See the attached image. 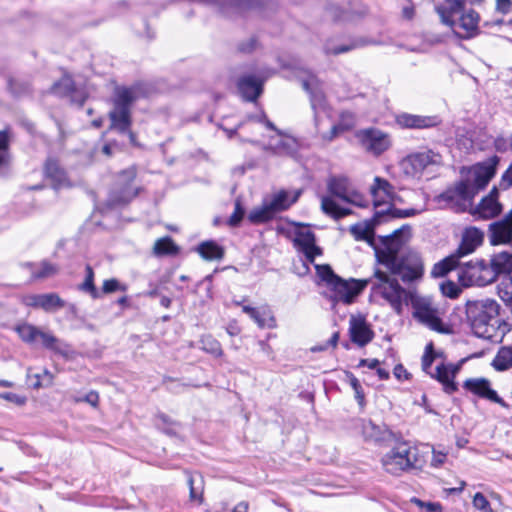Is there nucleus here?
Segmentation results:
<instances>
[{
  "instance_id": "1",
  "label": "nucleus",
  "mask_w": 512,
  "mask_h": 512,
  "mask_svg": "<svg viewBox=\"0 0 512 512\" xmlns=\"http://www.w3.org/2000/svg\"><path fill=\"white\" fill-rule=\"evenodd\" d=\"M317 275L327 287L326 297L333 307L342 302L352 304L370 283L375 294L381 295L397 312L400 313L403 302L408 300V292L399 283L383 271L376 269L372 278L367 280H345L336 275L329 265H315Z\"/></svg>"
},
{
  "instance_id": "2",
  "label": "nucleus",
  "mask_w": 512,
  "mask_h": 512,
  "mask_svg": "<svg viewBox=\"0 0 512 512\" xmlns=\"http://www.w3.org/2000/svg\"><path fill=\"white\" fill-rule=\"evenodd\" d=\"M409 232L408 226L395 230L382 240V247L375 250L378 262L387 269V272H383L397 283L396 277H400L404 282H411L421 278L423 274V264L417 254L401 255Z\"/></svg>"
},
{
  "instance_id": "3",
  "label": "nucleus",
  "mask_w": 512,
  "mask_h": 512,
  "mask_svg": "<svg viewBox=\"0 0 512 512\" xmlns=\"http://www.w3.org/2000/svg\"><path fill=\"white\" fill-rule=\"evenodd\" d=\"M326 185L330 195L321 198V209L326 215L341 219L352 213L349 208L340 206L333 197L360 208L368 206V200L354 187L346 175H331Z\"/></svg>"
},
{
  "instance_id": "4",
  "label": "nucleus",
  "mask_w": 512,
  "mask_h": 512,
  "mask_svg": "<svg viewBox=\"0 0 512 512\" xmlns=\"http://www.w3.org/2000/svg\"><path fill=\"white\" fill-rule=\"evenodd\" d=\"M146 96L147 88L140 83L130 87H116L113 97V109L109 112L110 129L117 130L120 133L129 131L132 124L131 106L135 101Z\"/></svg>"
},
{
  "instance_id": "5",
  "label": "nucleus",
  "mask_w": 512,
  "mask_h": 512,
  "mask_svg": "<svg viewBox=\"0 0 512 512\" xmlns=\"http://www.w3.org/2000/svg\"><path fill=\"white\" fill-rule=\"evenodd\" d=\"M424 453L420 446L407 441L395 444L381 459L384 470L395 476L414 469H420L424 463Z\"/></svg>"
},
{
  "instance_id": "6",
  "label": "nucleus",
  "mask_w": 512,
  "mask_h": 512,
  "mask_svg": "<svg viewBox=\"0 0 512 512\" xmlns=\"http://www.w3.org/2000/svg\"><path fill=\"white\" fill-rule=\"evenodd\" d=\"M500 306L493 299H483L467 304V317L475 336L492 339Z\"/></svg>"
},
{
  "instance_id": "7",
  "label": "nucleus",
  "mask_w": 512,
  "mask_h": 512,
  "mask_svg": "<svg viewBox=\"0 0 512 512\" xmlns=\"http://www.w3.org/2000/svg\"><path fill=\"white\" fill-rule=\"evenodd\" d=\"M484 239V233L476 227H469L464 230L461 243L454 255L447 257L443 261L434 265L432 275L443 277L453 270L457 265L459 258L473 253L479 247Z\"/></svg>"
},
{
  "instance_id": "8",
  "label": "nucleus",
  "mask_w": 512,
  "mask_h": 512,
  "mask_svg": "<svg viewBox=\"0 0 512 512\" xmlns=\"http://www.w3.org/2000/svg\"><path fill=\"white\" fill-rule=\"evenodd\" d=\"M439 356L440 354L433 350L432 343L428 344L422 357V369L432 378L439 381L443 385V389L446 393L452 394L457 390L454 378L460 369V365L445 364L441 362L436 366L435 371L431 372L430 369L432 363Z\"/></svg>"
},
{
  "instance_id": "9",
  "label": "nucleus",
  "mask_w": 512,
  "mask_h": 512,
  "mask_svg": "<svg viewBox=\"0 0 512 512\" xmlns=\"http://www.w3.org/2000/svg\"><path fill=\"white\" fill-rule=\"evenodd\" d=\"M370 192L373 197L374 206L378 209L381 205H387L385 210H377L375 212V217L380 218L384 215L391 214L392 217H408L415 214L414 209L410 210H397L392 209L391 200L394 196V188L393 186L386 180L381 177H375L374 182L370 187Z\"/></svg>"
},
{
  "instance_id": "10",
  "label": "nucleus",
  "mask_w": 512,
  "mask_h": 512,
  "mask_svg": "<svg viewBox=\"0 0 512 512\" xmlns=\"http://www.w3.org/2000/svg\"><path fill=\"white\" fill-rule=\"evenodd\" d=\"M457 277L464 287H482L495 282L493 269L485 260L470 261L463 264L457 272Z\"/></svg>"
},
{
  "instance_id": "11",
  "label": "nucleus",
  "mask_w": 512,
  "mask_h": 512,
  "mask_svg": "<svg viewBox=\"0 0 512 512\" xmlns=\"http://www.w3.org/2000/svg\"><path fill=\"white\" fill-rule=\"evenodd\" d=\"M474 197L475 189L468 182L461 180L441 193L437 200L438 203H443L456 212H464L471 210Z\"/></svg>"
},
{
  "instance_id": "12",
  "label": "nucleus",
  "mask_w": 512,
  "mask_h": 512,
  "mask_svg": "<svg viewBox=\"0 0 512 512\" xmlns=\"http://www.w3.org/2000/svg\"><path fill=\"white\" fill-rule=\"evenodd\" d=\"M16 331L19 334L20 338L29 344L35 343L37 339H40L42 345L45 348L50 349L63 356L68 355V346L66 344L62 343L58 338H56L51 333L44 332L37 328L36 326L25 323L19 325L16 328Z\"/></svg>"
},
{
  "instance_id": "13",
  "label": "nucleus",
  "mask_w": 512,
  "mask_h": 512,
  "mask_svg": "<svg viewBox=\"0 0 512 512\" xmlns=\"http://www.w3.org/2000/svg\"><path fill=\"white\" fill-rule=\"evenodd\" d=\"M355 136L362 148L374 156H380L392 144L390 135L377 128L361 129L356 132Z\"/></svg>"
},
{
  "instance_id": "14",
  "label": "nucleus",
  "mask_w": 512,
  "mask_h": 512,
  "mask_svg": "<svg viewBox=\"0 0 512 512\" xmlns=\"http://www.w3.org/2000/svg\"><path fill=\"white\" fill-rule=\"evenodd\" d=\"M135 177L136 172L134 169L124 170L118 175L115 187L109 195V206L124 205L136 197L137 190L132 187Z\"/></svg>"
},
{
  "instance_id": "15",
  "label": "nucleus",
  "mask_w": 512,
  "mask_h": 512,
  "mask_svg": "<svg viewBox=\"0 0 512 512\" xmlns=\"http://www.w3.org/2000/svg\"><path fill=\"white\" fill-rule=\"evenodd\" d=\"M315 241V235L309 228L303 225L297 227L293 239L294 246L305 255L310 263L314 262L316 256L322 254L321 248L316 246Z\"/></svg>"
},
{
  "instance_id": "16",
  "label": "nucleus",
  "mask_w": 512,
  "mask_h": 512,
  "mask_svg": "<svg viewBox=\"0 0 512 512\" xmlns=\"http://www.w3.org/2000/svg\"><path fill=\"white\" fill-rule=\"evenodd\" d=\"M414 317L431 330L448 333L441 319L438 317L437 310L426 300H419L414 303Z\"/></svg>"
},
{
  "instance_id": "17",
  "label": "nucleus",
  "mask_w": 512,
  "mask_h": 512,
  "mask_svg": "<svg viewBox=\"0 0 512 512\" xmlns=\"http://www.w3.org/2000/svg\"><path fill=\"white\" fill-rule=\"evenodd\" d=\"M497 158L489 163L478 164L473 167L465 182H468L474 189L475 195L484 189L496 173Z\"/></svg>"
},
{
  "instance_id": "18",
  "label": "nucleus",
  "mask_w": 512,
  "mask_h": 512,
  "mask_svg": "<svg viewBox=\"0 0 512 512\" xmlns=\"http://www.w3.org/2000/svg\"><path fill=\"white\" fill-rule=\"evenodd\" d=\"M498 198L499 191L496 187H493L474 209L471 208V214L481 219H491L498 216L502 211V205Z\"/></svg>"
},
{
  "instance_id": "19",
  "label": "nucleus",
  "mask_w": 512,
  "mask_h": 512,
  "mask_svg": "<svg viewBox=\"0 0 512 512\" xmlns=\"http://www.w3.org/2000/svg\"><path fill=\"white\" fill-rule=\"evenodd\" d=\"M28 307L41 308L46 312H54L65 306V301L56 293L31 294L23 298Z\"/></svg>"
},
{
  "instance_id": "20",
  "label": "nucleus",
  "mask_w": 512,
  "mask_h": 512,
  "mask_svg": "<svg viewBox=\"0 0 512 512\" xmlns=\"http://www.w3.org/2000/svg\"><path fill=\"white\" fill-rule=\"evenodd\" d=\"M349 334L353 343L360 347L366 346L374 337V332L370 328L364 317L351 316L349 319Z\"/></svg>"
},
{
  "instance_id": "21",
  "label": "nucleus",
  "mask_w": 512,
  "mask_h": 512,
  "mask_svg": "<svg viewBox=\"0 0 512 512\" xmlns=\"http://www.w3.org/2000/svg\"><path fill=\"white\" fill-rule=\"evenodd\" d=\"M435 156L432 151L411 154L401 161V168L406 175L416 176L435 162Z\"/></svg>"
},
{
  "instance_id": "22",
  "label": "nucleus",
  "mask_w": 512,
  "mask_h": 512,
  "mask_svg": "<svg viewBox=\"0 0 512 512\" xmlns=\"http://www.w3.org/2000/svg\"><path fill=\"white\" fill-rule=\"evenodd\" d=\"M492 245L507 244L512 240V210L500 221L489 225Z\"/></svg>"
},
{
  "instance_id": "23",
  "label": "nucleus",
  "mask_w": 512,
  "mask_h": 512,
  "mask_svg": "<svg viewBox=\"0 0 512 512\" xmlns=\"http://www.w3.org/2000/svg\"><path fill=\"white\" fill-rule=\"evenodd\" d=\"M464 388L481 398L499 404L503 403L497 392L491 388L490 381L485 378L467 379L464 382Z\"/></svg>"
},
{
  "instance_id": "24",
  "label": "nucleus",
  "mask_w": 512,
  "mask_h": 512,
  "mask_svg": "<svg viewBox=\"0 0 512 512\" xmlns=\"http://www.w3.org/2000/svg\"><path fill=\"white\" fill-rule=\"evenodd\" d=\"M253 75H245L239 78L237 87L241 96L247 101H255L263 91V82Z\"/></svg>"
},
{
  "instance_id": "25",
  "label": "nucleus",
  "mask_w": 512,
  "mask_h": 512,
  "mask_svg": "<svg viewBox=\"0 0 512 512\" xmlns=\"http://www.w3.org/2000/svg\"><path fill=\"white\" fill-rule=\"evenodd\" d=\"M464 5L465 0H444L436 6V11L442 23L453 28L457 24L455 16L463 11Z\"/></svg>"
},
{
  "instance_id": "26",
  "label": "nucleus",
  "mask_w": 512,
  "mask_h": 512,
  "mask_svg": "<svg viewBox=\"0 0 512 512\" xmlns=\"http://www.w3.org/2000/svg\"><path fill=\"white\" fill-rule=\"evenodd\" d=\"M242 311L249 315L259 328L267 327L273 329L276 327V319L268 306L254 308L249 305H243Z\"/></svg>"
},
{
  "instance_id": "27",
  "label": "nucleus",
  "mask_w": 512,
  "mask_h": 512,
  "mask_svg": "<svg viewBox=\"0 0 512 512\" xmlns=\"http://www.w3.org/2000/svg\"><path fill=\"white\" fill-rule=\"evenodd\" d=\"M52 92L59 96L71 95L72 102L76 103L78 106H82L85 101L84 94L75 89L70 76H64L59 82L55 83L52 86Z\"/></svg>"
},
{
  "instance_id": "28",
  "label": "nucleus",
  "mask_w": 512,
  "mask_h": 512,
  "mask_svg": "<svg viewBox=\"0 0 512 512\" xmlns=\"http://www.w3.org/2000/svg\"><path fill=\"white\" fill-rule=\"evenodd\" d=\"M396 122L403 128L423 129L437 125L436 117L412 115L408 113L399 114Z\"/></svg>"
},
{
  "instance_id": "29",
  "label": "nucleus",
  "mask_w": 512,
  "mask_h": 512,
  "mask_svg": "<svg viewBox=\"0 0 512 512\" xmlns=\"http://www.w3.org/2000/svg\"><path fill=\"white\" fill-rule=\"evenodd\" d=\"M490 268L493 269L494 281L501 275L510 276L512 272V253L502 251L491 256L489 261Z\"/></svg>"
},
{
  "instance_id": "30",
  "label": "nucleus",
  "mask_w": 512,
  "mask_h": 512,
  "mask_svg": "<svg viewBox=\"0 0 512 512\" xmlns=\"http://www.w3.org/2000/svg\"><path fill=\"white\" fill-rule=\"evenodd\" d=\"M361 431L365 440L373 442H383L391 433L386 425H378L372 420H363Z\"/></svg>"
},
{
  "instance_id": "31",
  "label": "nucleus",
  "mask_w": 512,
  "mask_h": 512,
  "mask_svg": "<svg viewBox=\"0 0 512 512\" xmlns=\"http://www.w3.org/2000/svg\"><path fill=\"white\" fill-rule=\"evenodd\" d=\"M300 195V192H296L291 195L285 190L274 193L270 199H267V203L274 212V214L287 210L292 204H294Z\"/></svg>"
},
{
  "instance_id": "32",
  "label": "nucleus",
  "mask_w": 512,
  "mask_h": 512,
  "mask_svg": "<svg viewBox=\"0 0 512 512\" xmlns=\"http://www.w3.org/2000/svg\"><path fill=\"white\" fill-rule=\"evenodd\" d=\"M296 147L297 143L294 138L278 134L270 139L266 149L271 150L274 154L288 155L295 152Z\"/></svg>"
},
{
  "instance_id": "33",
  "label": "nucleus",
  "mask_w": 512,
  "mask_h": 512,
  "mask_svg": "<svg viewBox=\"0 0 512 512\" xmlns=\"http://www.w3.org/2000/svg\"><path fill=\"white\" fill-rule=\"evenodd\" d=\"M480 16L474 10L463 13L459 19V26L465 31L462 36L465 39L473 38L479 34Z\"/></svg>"
},
{
  "instance_id": "34",
  "label": "nucleus",
  "mask_w": 512,
  "mask_h": 512,
  "mask_svg": "<svg viewBox=\"0 0 512 512\" xmlns=\"http://www.w3.org/2000/svg\"><path fill=\"white\" fill-rule=\"evenodd\" d=\"M317 85L318 80L314 75H309L302 81L303 88L310 93L311 105L314 110L325 107V95Z\"/></svg>"
},
{
  "instance_id": "35",
  "label": "nucleus",
  "mask_w": 512,
  "mask_h": 512,
  "mask_svg": "<svg viewBox=\"0 0 512 512\" xmlns=\"http://www.w3.org/2000/svg\"><path fill=\"white\" fill-rule=\"evenodd\" d=\"M492 366L497 371H506L512 368V345L499 348L492 361Z\"/></svg>"
},
{
  "instance_id": "36",
  "label": "nucleus",
  "mask_w": 512,
  "mask_h": 512,
  "mask_svg": "<svg viewBox=\"0 0 512 512\" xmlns=\"http://www.w3.org/2000/svg\"><path fill=\"white\" fill-rule=\"evenodd\" d=\"M197 251L199 254L208 261L221 260L224 256V250L221 246L213 241H206L201 243Z\"/></svg>"
},
{
  "instance_id": "37",
  "label": "nucleus",
  "mask_w": 512,
  "mask_h": 512,
  "mask_svg": "<svg viewBox=\"0 0 512 512\" xmlns=\"http://www.w3.org/2000/svg\"><path fill=\"white\" fill-rule=\"evenodd\" d=\"M178 250V246L174 243L172 238L168 236L157 239L153 246V254L158 257L175 255L178 253Z\"/></svg>"
},
{
  "instance_id": "38",
  "label": "nucleus",
  "mask_w": 512,
  "mask_h": 512,
  "mask_svg": "<svg viewBox=\"0 0 512 512\" xmlns=\"http://www.w3.org/2000/svg\"><path fill=\"white\" fill-rule=\"evenodd\" d=\"M274 216V212L265 200L261 207L254 208L250 211L248 219L253 224H260L271 220Z\"/></svg>"
},
{
  "instance_id": "39",
  "label": "nucleus",
  "mask_w": 512,
  "mask_h": 512,
  "mask_svg": "<svg viewBox=\"0 0 512 512\" xmlns=\"http://www.w3.org/2000/svg\"><path fill=\"white\" fill-rule=\"evenodd\" d=\"M45 175L52 179L57 185H62L65 181V173L59 166L58 162L48 159L44 167Z\"/></svg>"
},
{
  "instance_id": "40",
  "label": "nucleus",
  "mask_w": 512,
  "mask_h": 512,
  "mask_svg": "<svg viewBox=\"0 0 512 512\" xmlns=\"http://www.w3.org/2000/svg\"><path fill=\"white\" fill-rule=\"evenodd\" d=\"M188 484L190 488V499L201 503L203 500V481L201 475H189Z\"/></svg>"
},
{
  "instance_id": "41",
  "label": "nucleus",
  "mask_w": 512,
  "mask_h": 512,
  "mask_svg": "<svg viewBox=\"0 0 512 512\" xmlns=\"http://www.w3.org/2000/svg\"><path fill=\"white\" fill-rule=\"evenodd\" d=\"M27 266L31 269L35 268L34 264L27 263ZM58 272V268L48 261H42L39 264L38 270H32V276L35 279H45L55 275Z\"/></svg>"
},
{
  "instance_id": "42",
  "label": "nucleus",
  "mask_w": 512,
  "mask_h": 512,
  "mask_svg": "<svg viewBox=\"0 0 512 512\" xmlns=\"http://www.w3.org/2000/svg\"><path fill=\"white\" fill-rule=\"evenodd\" d=\"M85 272L86 277L84 282L80 285V289L86 293H89L92 298L97 299L100 297V293L94 285V272L92 267L87 265Z\"/></svg>"
},
{
  "instance_id": "43",
  "label": "nucleus",
  "mask_w": 512,
  "mask_h": 512,
  "mask_svg": "<svg viewBox=\"0 0 512 512\" xmlns=\"http://www.w3.org/2000/svg\"><path fill=\"white\" fill-rule=\"evenodd\" d=\"M350 233L357 241H370L372 230L368 224L357 223L350 227Z\"/></svg>"
},
{
  "instance_id": "44",
  "label": "nucleus",
  "mask_w": 512,
  "mask_h": 512,
  "mask_svg": "<svg viewBox=\"0 0 512 512\" xmlns=\"http://www.w3.org/2000/svg\"><path fill=\"white\" fill-rule=\"evenodd\" d=\"M347 380L355 392V398L360 405L364 404L365 395L359 380L352 374H346Z\"/></svg>"
},
{
  "instance_id": "45",
  "label": "nucleus",
  "mask_w": 512,
  "mask_h": 512,
  "mask_svg": "<svg viewBox=\"0 0 512 512\" xmlns=\"http://www.w3.org/2000/svg\"><path fill=\"white\" fill-rule=\"evenodd\" d=\"M9 135L7 131H0V166L8 161Z\"/></svg>"
},
{
  "instance_id": "46",
  "label": "nucleus",
  "mask_w": 512,
  "mask_h": 512,
  "mask_svg": "<svg viewBox=\"0 0 512 512\" xmlns=\"http://www.w3.org/2000/svg\"><path fill=\"white\" fill-rule=\"evenodd\" d=\"M473 506L482 512H493L489 501L487 498L480 492L476 493L473 497Z\"/></svg>"
},
{
  "instance_id": "47",
  "label": "nucleus",
  "mask_w": 512,
  "mask_h": 512,
  "mask_svg": "<svg viewBox=\"0 0 512 512\" xmlns=\"http://www.w3.org/2000/svg\"><path fill=\"white\" fill-rule=\"evenodd\" d=\"M440 287L443 295L452 299L457 298L461 293L459 286L452 281L443 282Z\"/></svg>"
},
{
  "instance_id": "48",
  "label": "nucleus",
  "mask_w": 512,
  "mask_h": 512,
  "mask_svg": "<svg viewBox=\"0 0 512 512\" xmlns=\"http://www.w3.org/2000/svg\"><path fill=\"white\" fill-rule=\"evenodd\" d=\"M118 290L126 291V286L122 285L117 279L111 278L103 282L102 292L104 294H109Z\"/></svg>"
},
{
  "instance_id": "49",
  "label": "nucleus",
  "mask_w": 512,
  "mask_h": 512,
  "mask_svg": "<svg viewBox=\"0 0 512 512\" xmlns=\"http://www.w3.org/2000/svg\"><path fill=\"white\" fill-rule=\"evenodd\" d=\"M243 216H244V209L242 208L240 201H236L234 212L229 217L228 224L231 227L238 226L239 223L241 222V220L243 219Z\"/></svg>"
},
{
  "instance_id": "50",
  "label": "nucleus",
  "mask_w": 512,
  "mask_h": 512,
  "mask_svg": "<svg viewBox=\"0 0 512 512\" xmlns=\"http://www.w3.org/2000/svg\"><path fill=\"white\" fill-rule=\"evenodd\" d=\"M34 378L36 379V382L33 383L35 388L49 386L53 381V375L48 370H44L42 374H35Z\"/></svg>"
},
{
  "instance_id": "51",
  "label": "nucleus",
  "mask_w": 512,
  "mask_h": 512,
  "mask_svg": "<svg viewBox=\"0 0 512 512\" xmlns=\"http://www.w3.org/2000/svg\"><path fill=\"white\" fill-rule=\"evenodd\" d=\"M258 46H259V43H258L257 39L254 37H251L239 44V50L242 53L249 54V53H252L253 51H255L258 48Z\"/></svg>"
},
{
  "instance_id": "52",
  "label": "nucleus",
  "mask_w": 512,
  "mask_h": 512,
  "mask_svg": "<svg viewBox=\"0 0 512 512\" xmlns=\"http://www.w3.org/2000/svg\"><path fill=\"white\" fill-rule=\"evenodd\" d=\"M358 46L359 45H358L357 42H353V43L348 44V45H340V46H337L335 48H331L329 46H326L325 53L326 54L338 55V54H341V53H346L348 51H351V50L355 49Z\"/></svg>"
},
{
  "instance_id": "53",
  "label": "nucleus",
  "mask_w": 512,
  "mask_h": 512,
  "mask_svg": "<svg viewBox=\"0 0 512 512\" xmlns=\"http://www.w3.org/2000/svg\"><path fill=\"white\" fill-rule=\"evenodd\" d=\"M447 460V454L432 449V459L430 465L434 468L441 467Z\"/></svg>"
},
{
  "instance_id": "54",
  "label": "nucleus",
  "mask_w": 512,
  "mask_h": 512,
  "mask_svg": "<svg viewBox=\"0 0 512 512\" xmlns=\"http://www.w3.org/2000/svg\"><path fill=\"white\" fill-rule=\"evenodd\" d=\"M0 397L7 401L13 402L19 406L25 404V402H26V398L24 396H20L18 394L11 393V392L1 393Z\"/></svg>"
},
{
  "instance_id": "55",
  "label": "nucleus",
  "mask_w": 512,
  "mask_h": 512,
  "mask_svg": "<svg viewBox=\"0 0 512 512\" xmlns=\"http://www.w3.org/2000/svg\"><path fill=\"white\" fill-rule=\"evenodd\" d=\"M500 186L503 189H508L512 186V163L509 165L507 170L503 173L500 181Z\"/></svg>"
},
{
  "instance_id": "56",
  "label": "nucleus",
  "mask_w": 512,
  "mask_h": 512,
  "mask_svg": "<svg viewBox=\"0 0 512 512\" xmlns=\"http://www.w3.org/2000/svg\"><path fill=\"white\" fill-rule=\"evenodd\" d=\"M77 402L79 401H85L87 402L88 404H90L91 406L93 407H97L98 405V402H99V395L96 391H90L89 393H87L85 395V397L83 399H76Z\"/></svg>"
},
{
  "instance_id": "57",
  "label": "nucleus",
  "mask_w": 512,
  "mask_h": 512,
  "mask_svg": "<svg viewBox=\"0 0 512 512\" xmlns=\"http://www.w3.org/2000/svg\"><path fill=\"white\" fill-rule=\"evenodd\" d=\"M512 8L511 0H496V9L497 11L507 14Z\"/></svg>"
},
{
  "instance_id": "58",
  "label": "nucleus",
  "mask_w": 512,
  "mask_h": 512,
  "mask_svg": "<svg viewBox=\"0 0 512 512\" xmlns=\"http://www.w3.org/2000/svg\"><path fill=\"white\" fill-rule=\"evenodd\" d=\"M208 347L205 346L204 349H206L207 351L211 352L212 354L216 355V356H220L222 354V349H221V346H220V343L216 340H209L208 341Z\"/></svg>"
},
{
  "instance_id": "59",
  "label": "nucleus",
  "mask_w": 512,
  "mask_h": 512,
  "mask_svg": "<svg viewBox=\"0 0 512 512\" xmlns=\"http://www.w3.org/2000/svg\"><path fill=\"white\" fill-rule=\"evenodd\" d=\"M250 119L256 122L264 123L266 127L271 130H276L274 124L266 118V115L263 112H261L259 115L251 116Z\"/></svg>"
},
{
  "instance_id": "60",
  "label": "nucleus",
  "mask_w": 512,
  "mask_h": 512,
  "mask_svg": "<svg viewBox=\"0 0 512 512\" xmlns=\"http://www.w3.org/2000/svg\"><path fill=\"white\" fill-rule=\"evenodd\" d=\"M342 131H343V127L342 126H340V125H333L331 127L329 133L324 134L322 137L325 140L331 141Z\"/></svg>"
},
{
  "instance_id": "61",
  "label": "nucleus",
  "mask_w": 512,
  "mask_h": 512,
  "mask_svg": "<svg viewBox=\"0 0 512 512\" xmlns=\"http://www.w3.org/2000/svg\"><path fill=\"white\" fill-rule=\"evenodd\" d=\"M393 373H394L395 377L399 380L408 378V373H407L406 369L403 367V365H401V364H398L395 366Z\"/></svg>"
},
{
  "instance_id": "62",
  "label": "nucleus",
  "mask_w": 512,
  "mask_h": 512,
  "mask_svg": "<svg viewBox=\"0 0 512 512\" xmlns=\"http://www.w3.org/2000/svg\"><path fill=\"white\" fill-rule=\"evenodd\" d=\"M360 365L367 366L370 369H376L379 365V361L377 359H362Z\"/></svg>"
},
{
  "instance_id": "63",
  "label": "nucleus",
  "mask_w": 512,
  "mask_h": 512,
  "mask_svg": "<svg viewBox=\"0 0 512 512\" xmlns=\"http://www.w3.org/2000/svg\"><path fill=\"white\" fill-rule=\"evenodd\" d=\"M465 486H466V482L463 480H460L459 487L447 488V489H445V492H447L448 494L461 493L464 490Z\"/></svg>"
},
{
  "instance_id": "64",
  "label": "nucleus",
  "mask_w": 512,
  "mask_h": 512,
  "mask_svg": "<svg viewBox=\"0 0 512 512\" xmlns=\"http://www.w3.org/2000/svg\"><path fill=\"white\" fill-rule=\"evenodd\" d=\"M248 509H249V505L247 502L245 501H242L240 503H238L234 509L232 510V512H248Z\"/></svg>"
}]
</instances>
